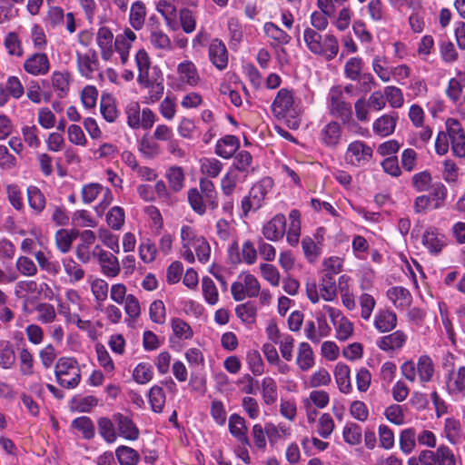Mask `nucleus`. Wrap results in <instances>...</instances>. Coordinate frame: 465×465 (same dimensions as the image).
I'll list each match as a JSON object with an SVG mask.
<instances>
[{
    "label": "nucleus",
    "mask_w": 465,
    "mask_h": 465,
    "mask_svg": "<svg viewBox=\"0 0 465 465\" xmlns=\"http://www.w3.org/2000/svg\"><path fill=\"white\" fill-rule=\"evenodd\" d=\"M149 401L153 411H162L165 402V395L160 386H153L151 388L149 391Z\"/></svg>",
    "instance_id": "nucleus-47"
},
{
    "label": "nucleus",
    "mask_w": 465,
    "mask_h": 465,
    "mask_svg": "<svg viewBox=\"0 0 465 465\" xmlns=\"http://www.w3.org/2000/svg\"><path fill=\"white\" fill-rule=\"evenodd\" d=\"M149 80L150 82L148 83L139 84L149 89V98L153 102L158 101L163 96L164 86L162 72L157 66L152 67V76H150Z\"/></svg>",
    "instance_id": "nucleus-7"
},
{
    "label": "nucleus",
    "mask_w": 465,
    "mask_h": 465,
    "mask_svg": "<svg viewBox=\"0 0 465 465\" xmlns=\"http://www.w3.org/2000/svg\"><path fill=\"white\" fill-rule=\"evenodd\" d=\"M302 247L305 257L310 262H313L320 255V247L317 246L315 242L310 238L305 237L302 241Z\"/></svg>",
    "instance_id": "nucleus-61"
},
{
    "label": "nucleus",
    "mask_w": 465,
    "mask_h": 465,
    "mask_svg": "<svg viewBox=\"0 0 465 465\" xmlns=\"http://www.w3.org/2000/svg\"><path fill=\"white\" fill-rule=\"evenodd\" d=\"M422 243L430 252L438 254L445 246V236L439 233L436 228H428L422 235Z\"/></svg>",
    "instance_id": "nucleus-10"
},
{
    "label": "nucleus",
    "mask_w": 465,
    "mask_h": 465,
    "mask_svg": "<svg viewBox=\"0 0 465 465\" xmlns=\"http://www.w3.org/2000/svg\"><path fill=\"white\" fill-rule=\"evenodd\" d=\"M256 311V306L251 302L239 304L235 308L237 317L246 323H252L254 322Z\"/></svg>",
    "instance_id": "nucleus-46"
},
{
    "label": "nucleus",
    "mask_w": 465,
    "mask_h": 465,
    "mask_svg": "<svg viewBox=\"0 0 465 465\" xmlns=\"http://www.w3.org/2000/svg\"><path fill=\"white\" fill-rule=\"evenodd\" d=\"M432 183V178L428 171L418 173L412 176V185L419 192L429 191Z\"/></svg>",
    "instance_id": "nucleus-52"
},
{
    "label": "nucleus",
    "mask_w": 465,
    "mask_h": 465,
    "mask_svg": "<svg viewBox=\"0 0 465 465\" xmlns=\"http://www.w3.org/2000/svg\"><path fill=\"white\" fill-rule=\"evenodd\" d=\"M108 225L114 230H119L124 223V212L123 208L115 206L106 215Z\"/></svg>",
    "instance_id": "nucleus-55"
},
{
    "label": "nucleus",
    "mask_w": 465,
    "mask_h": 465,
    "mask_svg": "<svg viewBox=\"0 0 465 465\" xmlns=\"http://www.w3.org/2000/svg\"><path fill=\"white\" fill-rule=\"evenodd\" d=\"M397 114H383L373 123V132L380 136L391 134L396 127Z\"/></svg>",
    "instance_id": "nucleus-19"
},
{
    "label": "nucleus",
    "mask_w": 465,
    "mask_h": 465,
    "mask_svg": "<svg viewBox=\"0 0 465 465\" xmlns=\"http://www.w3.org/2000/svg\"><path fill=\"white\" fill-rule=\"evenodd\" d=\"M342 434L344 440L351 445L359 444L361 440V428L355 423L347 424L343 429Z\"/></svg>",
    "instance_id": "nucleus-56"
},
{
    "label": "nucleus",
    "mask_w": 465,
    "mask_h": 465,
    "mask_svg": "<svg viewBox=\"0 0 465 465\" xmlns=\"http://www.w3.org/2000/svg\"><path fill=\"white\" fill-rule=\"evenodd\" d=\"M371 156L372 149L360 141L350 143L346 153L347 160L353 165L366 163Z\"/></svg>",
    "instance_id": "nucleus-5"
},
{
    "label": "nucleus",
    "mask_w": 465,
    "mask_h": 465,
    "mask_svg": "<svg viewBox=\"0 0 465 465\" xmlns=\"http://www.w3.org/2000/svg\"><path fill=\"white\" fill-rule=\"evenodd\" d=\"M304 41L308 48L314 54H322L323 45L322 35L313 29L307 28L303 34Z\"/></svg>",
    "instance_id": "nucleus-38"
},
{
    "label": "nucleus",
    "mask_w": 465,
    "mask_h": 465,
    "mask_svg": "<svg viewBox=\"0 0 465 465\" xmlns=\"http://www.w3.org/2000/svg\"><path fill=\"white\" fill-rule=\"evenodd\" d=\"M135 62L139 71L137 81L138 83H148L149 78L152 76L151 61L147 52L140 49L135 55Z\"/></svg>",
    "instance_id": "nucleus-16"
},
{
    "label": "nucleus",
    "mask_w": 465,
    "mask_h": 465,
    "mask_svg": "<svg viewBox=\"0 0 465 465\" xmlns=\"http://www.w3.org/2000/svg\"><path fill=\"white\" fill-rule=\"evenodd\" d=\"M223 169V163L215 158H203L201 161V172L207 176L215 178Z\"/></svg>",
    "instance_id": "nucleus-45"
},
{
    "label": "nucleus",
    "mask_w": 465,
    "mask_h": 465,
    "mask_svg": "<svg viewBox=\"0 0 465 465\" xmlns=\"http://www.w3.org/2000/svg\"><path fill=\"white\" fill-rule=\"evenodd\" d=\"M384 96L386 101L393 108H400L404 103L403 94L401 90L396 86H387L384 88Z\"/></svg>",
    "instance_id": "nucleus-49"
},
{
    "label": "nucleus",
    "mask_w": 465,
    "mask_h": 465,
    "mask_svg": "<svg viewBox=\"0 0 465 465\" xmlns=\"http://www.w3.org/2000/svg\"><path fill=\"white\" fill-rule=\"evenodd\" d=\"M173 334L178 339H189L193 336L191 327L183 320L176 318L172 321Z\"/></svg>",
    "instance_id": "nucleus-63"
},
{
    "label": "nucleus",
    "mask_w": 465,
    "mask_h": 465,
    "mask_svg": "<svg viewBox=\"0 0 465 465\" xmlns=\"http://www.w3.org/2000/svg\"><path fill=\"white\" fill-rule=\"evenodd\" d=\"M264 32L270 38L280 45H286L291 40V36L286 32L272 23H266L264 25Z\"/></svg>",
    "instance_id": "nucleus-43"
},
{
    "label": "nucleus",
    "mask_w": 465,
    "mask_h": 465,
    "mask_svg": "<svg viewBox=\"0 0 465 465\" xmlns=\"http://www.w3.org/2000/svg\"><path fill=\"white\" fill-rule=\"evenodd\" d=\"M437 464L456 465L455 456L449 447L441 445L437 449Z\"/></svg>",
    "instance_id": "nucleus-64"
},
{
    "label": "nucleus",
    "mask_w": 465,
    "mask_h": 465,
    "mask_svg": "<svg viewBox=\"0 0 465 465\" xmlns=\"http://www.w3.org/2000/svg\"><path fill=\"white\" fill-rule=\"evenodd\" d=\"M330 401L329 394L324 391H312L308 399L303 400L306 409L312 408V403L317 408H325Z\"/></svg>",
    "instance_id": "nucleus-42"
},
{
    "label": "nucleus",
    "mask_w": 465,
    "mask_h": 465,
    "mask_svg": "<svg viewBox=\"0 0 465 465\" xmlns=\"http://www.w3.org/2000/svg\"><path fill=\"white\" fill-rule=\"evenodd\" d=\"M331 113L334 116L340 117L343 123L351 120V106L341 99V94H331Z\"/></svg>",
    "instance_id": "nucleus-14"
},
{
    "label": "nucleus",
    "mask_w": 465,
    "mask_h": 465,
    "mask_svg": "<svg viewBox=\"0 0 465 465\" xmlns=\"http://www.w3.org/2000/svg\"><path fill=\"white\" fill-rule=\"evenodd\" d=\"M78 235L79 232L75 230H58L55 233V243L57 248L64 253L68 252L72 247L74 240L76 239Z\"/></svg>",
    "instance_id": "nucleus-27"
},
{
    "label": "nucleus",
    "mask_w": 465,
    "mask_h": 465,
    "mask_svg": "<svg viewBox=\"0 0 465 465\" xmlns=\"http://www.w3.org/2000/svg\"><path fill=\"white\" fill-rule=\"evenodd\" d=\"M38 313V320L43 323H51L56 318L54 307L47 302L39 303L35 308Z\"/></svg>",
    "instance_id": "nucleus-50"
},
{
    "label": "nucleus",
    "mask_w": 465,
    "mask_h": 465,
    "mask_svg": "<svg viewBox=\"0 0 465 465\" xmlns=\"http://www.w3.org/2000/svg\"><path fill=\"white\" fill-rule=\"evenodd\" d=\"M397 324L396 314L388 310L380 311L374 319L375 328L381 331L386 332L392 330Z\"/></svg>",
    "instance_id": "nucleus-20"
},
{
    "label": "nucleus",
    "mask_w": 465,
    "mask_h": 465,
    "mask_svg": "<svg viewBox=\"0 0 465 465\" xmlns=\"http://www.w3.org/2000/svg\"><path fill=\"white\" fill-rule=\"evenodd\" d=\"M27 200L30 207L40 213L45 208V197L40 189L36 186L31 185L27 188Z\"/></svg>",
    "instance_id": "nucleus-31"
},
{
    "label": "nucleus",
    "mask_w": 465,
    "mask_h": 465,
    "mask_svg": "<svg viewBox=\"0 0 465 465\" xmlns=\"http://www.w3.org/2000/svg\"><path fill=\"white\" fill-rule=\"evenodd\" d=\"M437 463V451L422 450L418 458L412 457L408 460V465H435Z\"/></svg>",
    "instance_id": "nucleus-62"
},
{
    "label": "nucleus",
    "mask_w": 465,
    "mask_h": 465,
    "mask_svg": "<svg viewBox=\"0 0 465 465\" xmlns=\"http://www.w3.org/2000/svg\"><path fill=\"white\" fill-rule=\"evenodd\" d=\"M341 136V128L337 122L327 124L321 132V140L328 146L338 144Z\"/></svg>",
    "instance_id": "nucleus-21"
},
{
    "label": "nucleus",
    "mask_w": 465,
    "mask_h": 465,
    "mask_svg": "<svg viewBox=\"0 0 465 465\" xmlns=\"http://www.w3.org/2000/svg\"><path fill=\"white\" fill-rule=\"evenodd\" d=\"M179 18L181 26L184 33L190 34L194 31L196 20L191 10L187 8L181 9L179 12Z\"/></svg>",
    "instance_id": "nucleus-58"
},
{
    "label": "nucleus",
    "mask_w": 465,
    "mask_h": 465,
    "mask_svg": "<svg viewBox=\"0 0 465 465\" xmlns=\"http://www.w3.org/2000/svg\"><path fill=\"white\" fill-rule=\"evenodd\" d=\"M62 264L70 283L74 284L84 279L85 275L84 270L73 258L66 257L63 259Z\"/></svg>",
    "instance_id": "nucleus-23"
},
{
    "label": "nucleus",
    "mask_w": 465,
    "mask_h": 465,
    "mask_svg": "<svg viewBox=\"0 0 465 465\" xmlns=\"http://www.w3.org/2000/svg\"><path fill=\"white\" fill-rule=\"evenodd\" d=\"M52 86L57 91L59 97L66 95L70 85V74L68 72H54L51 77Z\"/></svg>",
    "instance_id": "nucleus-28"
},
{
    "label": "nucleus",
    "mask_w": 465,
    "mask_h": 465,
    "mask_svg": "<svg viewBox=\"0 0 465 465\" xmlns=\"http://www.w3.org/2000/svg\"><path fill=\"white\" fill-rule=\"evenodd\" d=\"M202 291L205 301L214 305L219 300L218 290L213 281L209 277H203L202 279Z\"/></svg>",
    "instance_id": "nucleus-41"
},
{
    "label": "nucleus",
    "mask_w": 465,
    "mask_h": 465,
    "mask_svg": "<svg viewBox=\"0 0 465 465\" xmlns=\"http://www.w3.org/2000/svg\"><path fill=\"white\" fill-rule=\"evenodd\" d=\"M170 187L179 192L183 187L184 174L181 167H172L167 173Z\"/></svg>",
    "instance_id": "nucleus-53"
},
{
    "label": "nucleus",
    "mask_w": 465,
    "mask_h": 465,
    "mask_svg": "<svg viewBox=\"0 0 465 465\" xmlns=\"http://www.w3.org/2000/svg\"><path fill=\"white\" fill-rule=\"evenodd\" d=\"M192 247L194 248L199 262L205 263L209 261L211 247L203 237L198 238Z\"/></svg>",
    "instance_id": "nucleus-59"
},
{
    "label": "nucleus",
    "mask_w": 465,
    "mask_h": 465,
    "mask_svg": "<svg viewBox=\"0 0 465 465\" xmlns=\"http://www.w3.org/2000/svg\"><path fill=\"white\" fill-rule=\"evenodd\" d=\"M57 382L65 388L76 387L81 379L80 369L73 358H61L55 366Z\"/></svg>",
    "instance_id": "nucleus-3"
},
{
    "label": "nucleus",
    "mask_w": 465,
    "mask_h": 465,
    "mask_svg": "<svg viewBox=\"0 0 465 465\" xmlns=\"http://www.w3.org/2000/svg\"><path fill=\"white\" fill-rule=\"evenodd\" d=\"M240 277L242 279L247 297H257L261 292V285L257 278L250 273H243Z\"/></svg>",
    "instance_id": "nucleus-48"
},
{
    "label": "nucleus",
    "mask_w": 465,
    "mask_h": 465,
    "mask_svg": "<svg viewBox=\"0 0 465 465\" xmlns=\"http://www.w3.org/2000/svg\"><path fill=\"white\" fill-rule=\"evenodd\" d=\"M272 110L274 116L284 121L289 128L297 129L300 126L299 111L294 105L292 91L281 89L272 104Z\"/></svg>",
    "instance_id": "nucleus-2"
},
{
    "label": "nucleus",
    "mask_w": 465,
    "mask_h": 465,
    "mask_svg": "<svg viewBox=\"0 0 465 465\" xmlns=\"http://www.w3.org/2000/svg\"><path fill=\"white\" fill-rule=\"evenodd\" d=\"M209 57L215 67L219 70L224 69L228 64V52L225 45L218 39L213 40L209 46Z\"/></svg>",
    "instance_id": "nucleus-9"
},
{
    "label": "nucleus",
    "mask_w": 465,
    "mask_h": 465,
    "mask_svg": "<svg viewBox=\"0 0 465 465\" xmlns=\"http://www.w3.org/2000/svg\"><path fill=\"white\" fill-rule=\"evenodd\" d=\"M99 434L108 443H113L117 439V433L114 429V419L110 420L106 417H102L97 421Z\"/></svg>",
    "instance_id": "nucleus-30"
},
{
    "label": "nucleus",
    "mask_w": 465,
    "mask_h": 465,
    "mask_svg": "<svg viewBox=\"0 0 465 465\" xmlns=\"http://www.w3.org/2000/svg\"><path fill=\"white\" fill-rule=\"evenodd\" d=\"M388 298L391 301L396 308L406 309L411 303L412 297L410 292L403 287L396 286L388 290Z\"/></svg>",
    "instance_id": "nucleus-17"
},
{
    "label": "nucleus",
    "mask_w": 465,
    "mask_h": 465,
    "mask_svg": "<svg viewBox=\"0 0 465 465\" xmlns=\"http://www.w3.org/2000/svg\"><path fill=\"white\" fill-rule=\"evenodd\" d=\"M262 395L265 404L272 405L277 400V385L275 381L271 377H265L262 381Z\"/></svg>",
    "instance_id": "nucleus-35"
},
{
    "label": "nucleus",
    "mask_w": 465,
    "mask_h": 465,
    "mask_svg": "<svg viewBox=\"0 0 465 465\" xmlns=\"http://www.w3.org/2000/svg\"><path fill=\"white\" fill-rule=\"evenodd\" d=\"M113 418L121 436L130 440L138 438L139 430L129 417L122 413H115Z\"/></svg>",
    "instance_id": "nucleus-11"
},
{
    "label": "nucleus",
    "mask_w": 465,
    "mask_h": 465,
    "mask_svg": "<svg viewBox=\"0 0 465 465\" xmlns=\"http://www.w3.org/2000/svg\"><path fill=\"white\" fill-rule=\"evenodd\" d=\"M400 448L402 452L409 454L416 446V432L412 428L405 429L400 435Z\"/></svg>",
    "instance_id": "nucleus-39"
},
{
    "label": "nucleus",
    "mask_w": 465,
    "mask_h": 465,
    "mask_svg": "<svg viewBox=\"0 0 465 465\" xmlns=\"http://www.w3.org/2000/svg\"><path fill=\"white\" fill-rule=\"evenodd\" d=\"M200 189L206 204L212 209H216L218 206L217 193L212 181L208 179H201Z\"/></svg>",
    "instance_id": "nucleus-34"
},
{
    "label": "nucleus",
    "mask_w": 465,
    "mask_h": 465,
    "mask_svg": "<svg viewBox=\"0 0 465 465\" xmlns=\"http://www.w3.org/2000/svg\"><path fill=\"white\" fill-rule=\"evenodd\" d=\"M229 430L243 445H250L249 439L246 435L247 427L242 417L238 414H232L229 418Z\"/></svg>",
    "instance_id": "nucleus-18"
},
{
    "label": "nucleus",
    "mask_w": 465,
    "mask_h": 465,
    "mask_svg": "<svg viewBox=\"0 0 465 465\" xmlns=\"http://www.w3.org/2000/svg\"><path fill=\"white\" fill-rule=\"evenodd\" d=\"M115 455L121 465H136L140 460L138 452L127 446L118 447Z\"/></svg>",
    "instance_id": "nucleus-37"
},
{
    "label": "nucleus",
    "mask_w": 465,
    "mask_h": 465,
    "mask_svg": "<svg viewBox=\"0 0 465 465\" xmlns=\"http://www.w3.org/2000/svg\"><path fill=\"white\" fill-rule=\"evenodd\" d=\"M285 227V216L278 214L263 226L262 233L266 239L270 241H277L284 235Z\"/></svg>",
    "instance_id": "nucleus-8"
},
{
    "label": "nucleus",
    "mask_w": 465,
    "mask_h": 465,
    "mask_svg": "<svg viewBox=\"0 0 465 465\" xmlns=\"http://www.w3.org/2000/svg\"><path fill=\"white\" fill-rule=\"evenodd\" d=\"M178 74L181 79L190 85H196L200 80L197 69L191 61H184L178 65Z\"/></svg>",
    "instance_id": "nucleus-26"
},
{
    "label": "nucleus",
    "mask_w": 465,
    "mask_h": 465,
    "mask_svg": "<svg viewBox=\"0 0 465 465\" xmlns=\"http://www.w3.org/2000/svg\"><path fill=\"white\" fill-rule=\"evenodd\" d=\"M418 372L420 380L423 381H429L432 378L434 369L432 361L430 357L423 355L420 358L418 362Z\"/></svg>",
    "instance_id": "nucleus-54"
},
{
    "label": "nucleus",
    "mask_w": 465,
    "mask_h": 465,
    "mask_svg": "<svg viewBox=\"0 0 465 465\" xmlns=\"http://www.w3.org/2000/svg\"><path fill=\"white\" fill-rule=\"evenodd\" d=\"M150 43L156 48L161 50H170L172 42L170 37L161 29L160 23L154 16L149 19Z\"/></svg>",
    "instance_id": "nucleus-6"
},
{
    "label": "nucleus",
    "mask_w": 465,
    "mask_h": 465,
    "mask_svg": "<svg viewBox=\"0 0 465 465\" xmlns=\"http://www.w3.org/2000/svg\"><path fill=\"white\" fill-rule=\"evenodd\" d=\"M146 16L145 5L142 1H135L130 10L129 22L134 30H141Z\"/></svg>",
    "instance_id": "nucleus-25"
},
{
    "label": "nucleus",
    "mask_w": 465,
    "mask_h": 465,
    "mask_svg": "<svg viewBox=\"0 0 465 465\" xmlns=\"http://www.w3.org/2000/svg\"><path fill=\"white\" fill-rule=\"evenodd\" d=\"M239 139L234 135H225L217 141L215 153L220 157L230 159L239 149Z\"/></svg>",
    "instance_id": "nucleus-13"
},
{
    "label": "nucleus",
    "mask_w": 465,
    "mask_h": 465,
    "mask_svg": "<svg viewBox=\"0 0 465 465\" xmlns=\"http://www.w3.org/2000/svg\"><path fill=\"white\" fill-rule=\"evenodd\" d=\"M448 390L457 394L465 391V367L459 368L458 371H451L449 374Z\"/></svg>",
    "instance_id": "nucleus-29"
},
{
    "label": "nucleus",
    "mask_w": 465,
    "mask_h": 465,
    "mask_svg": "<svg viewBox=\"0 0 465 465\" xmlns=\"http://www.w3.org/2000/svg\"><path fill=\"white\" fill-rule=\"evenodd\" d=\"M124 303L126 315L130 320L136 321L141 315V306L138 299L133 294H128Z\"/></svg>",
    "instance_id": "nucleus-51"
},
{
    "label": "nucleus",
    "mask_w": 465,
    "mask_h": 465,
    "mask_svg": "<svg viewBox=\"0 0 465 465\" xmlns=\"http://www.w3.org/2000/svg\"><path fill=\"white\" fill-rule=\"evenodd\" d=\"M24 69L32 75H45L50 71V61L46 54L35 53L25 60Z\"/></svg>",
    "instance_id": "nucleus-4"
},
{
    "label": "nucleus",
    "mask_w": 465,
    "mask_h": 465,
    "mask_svg": "<svg viewBox=\"0 0 465 465\" xmlns=\"http://www.w3.org/2000/svg\"><path fill=\"white\" fill-rule=\"evenodd\" d=\"M450 144L455 156L465 157V132L461 124L453 118H449L446 121V132L438 134L435 142L437 153L440 155L447 153Z\"/></svg>",
    "instance_id": "nucleus-1"
},
{
    "label": "nucleus",
    "mask_w": 465,
    "mask_h": 465,
    "mask_svg": "<svg viewBox=\"0 0 465 465\" xmlns=\"http://www.w3.org/2000/svg\"><path fill=\"white\" fill-rule=\"evenodd\" d=\"M156 10L163 16L170 29L173 31L178 29V24L175 21L176 7L173 4L166 0H160L156 5Z\"/></svg>",
    "instance_id": "nucleus-24"
},
{
    "label": "nucleus",
    "mask_w": 465,
    "mask_h": 465,
    "mask_svg": "<svg viewBox=\"0 0 465 465\" xmlns=\"http://www.w3.org/2000/svg\"><path fill=\"white\" fill-rule=\"evenodd\" d=\"M113 38L114 35L109 28L101 27L98 30L96 40L101 48L102 57L104 60H108L112 55Z\"/></svg>",
    "instance_id": "nucleus-22"
},
{
    "label": "nucleus",
    "mask_w": 465,
    "mask_h": 465,
    "mask_svg": "<svg viewBox=\"0 0 465 465\" xmlns=\"http://www.w3.org/2000/svg\"><path fill=\"white\" fill-rule=\"evenodd\" d=\"M203 196L195 188L188 191V201L190 205L199 214H203L206 211V204L203 202Z\"/></svg>",
    "instance_id": "nucleus-57"
},
{
    "label": "nucleus",
    "mask_w": 465,
    "mask_h": 465,
    "mask_svg": "<svg viewBox=\"0 0 465 465\" xmlns=\"http://www.w3.org/2000/svg\"><path fill=\"white\" fill-rule=\"evenodd\" d=\"M72 426L83 433L84 438L92 439L94 437V425L90 418L82 416L72 421Z\"/></svg>",
    "instance_id": "nucleus-40"
},
{
    "label": "nucleus",
    "mask_w": 465,
    "mask_h": 465,
    "mask_svg": "<svg viewBox=\"0 0 465 465\" xmlns=\"http://www.w3.org/2000/svg\"><path fill=\"white\" fill-rule=\"evenodd\" d=\"M406 341L407 335L402 331H396L382 337L379 346L381 349H400L405 345Z\"/></svg>",
    "instance_id": "nucleus-32"
},
{
    "label": "nucleus",
    "mask_w": 465,
    "mask_h": 465,
    "mask_svg": "<svg viewBox=\"0 0 465 465\" xmlns=\"http://www.w3.org/2000/svg\"><path fill=\"white\" fill-rule=\"evenodd\" d=\"M97 259L101 265L102 272L107 277H116L120 271L118 259L112 253L100 250Z\"/></svg>",
    "instance_id": "nucleus-12"
},
{
    "label": "nucleus",
    "mask_w": 465,
    "mask_h": 465,
    "mask_svg": "<svg viewBox=\"0 0 465 465\" xmlns=\"http://www.w3.org/2000/svg\"><path fill=\"white\" fill-rule=\"evenodd\" d=\"M77 66L82 75L92 77L94 72L97 70L98 59L95 52L89 51L86 54H77Z\"/></svg>",
    "instance_id": "nucleus-15"
},
{
    "label": "nucleus",
    "mask_w": 465,
    "mask_h": 465,
    "mask_svg": "<svg viewBox=\"0 0 465 465\" xmlns=\"http://www.w3.org/2000/svg\"><path fill=\"white\" fill-rule=\"evenodd\" d=\"M108 283L103 279H95L91 282V291L96 301L104 302L108 297Z\"/></svg>",
    "instance_id": "nucleus-60"
},
{
    "label": "nucleus",
    "mask_w": 465,
    "mask_h": 465,
    "mask_svg": "<svg viewBox=\"0 0 465 465\" xmlns=\"http://www.w3.org/2000/svg\"><path fill=\"white\" fill-rule=\"evenodd\" d=\"M100 110L104 118L109 123L114 122L118 116L114 100L109 94L102 96Z\"/></svg>",
    "instance_id": "nucleus-36"
},
{
    "label": "nucleus",
    "mask_w": 465,
    "mask_h": 465,
    "mask_svg": "<svg viewBox=\"0 0 465 465\" xmlns=\"http://www.w3.org/2000/svg\"><path fill=\"white\" fill-rule=\"evenodd\" d=\"M272 180L269 177H266L252 186L250 193L252 198L254 201H257V204L262 199L265 197L267 193L272 188Z\"/></svg>",
    "instance_id": "nucleus-44"
},
{
    "label": "nucleus",
    "mask_w": 465,
    "mask_h": 465,
    "mask_svg": "<svg viewBox=\"0 0 465 465\" xmlns=\"http://www.w3.org/2000/svg\"><path fill=\"white\" fill-rule=\"evenodd\" d=\"M334 376L339 389L343 393L350 392L351 384L350 381V369L344 364H337L334 371Z\"/></svg>",
    "instance_id": "nucleus-33"
}]
</instances>
